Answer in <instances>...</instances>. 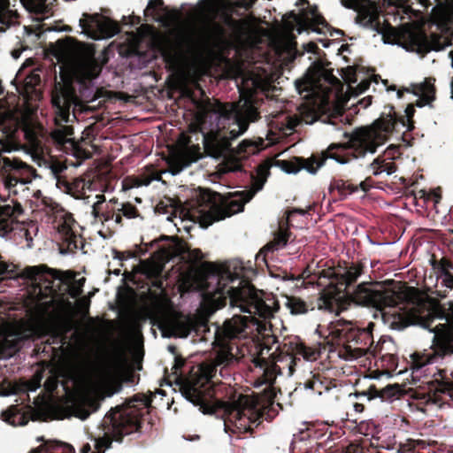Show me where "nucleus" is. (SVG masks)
I'll use <instances>...</instances> for the list:
<instances>
[{
    "label": "nucleus",
    "mask_w": 453,
    "mask_h": 453,
    "mask_svg": "<svg viewBox=\"0 0 453 453\" xmlns=\"http://www.w3.org/2000/svg\"><path fill=\"white\" fill-rule=\"evenodd\" d=\"M253 179V188L255 189V191H259L263 188L265 183V180H261L260 178H257V177H252Z\"/></svg>",
    "instance_id": "nucleus-61"
},
{
    "label": "nucleus",
    "mask_w": 453,
    "mask_h": 453,
    "mask_svg": "<svg viewBox=\"0 0 453 453\" xmlns=\"http://www.w3.org/2000/svg\"><path fill=\"white\" fill-rule=\"evenodd\" d=\"M19 17L17 10L10 8L9 0H0V24L4 26V27H1L2 30H5L12 25L19 24Z\"/></svg>",
    "instance_id": "nucleus-35"
},
{
    "label": "nucleus",
    "mask_w": 453,
    "mask_h": 453,
    "mask_svg": "<svg viewBox=\"0 0 453 453\" xmlns=\"http://www.w3.org/2000/svg\"><path fill=\"white\" fill-rule=\"evenodd\" d=\"M257 150V144L251 141L245 139L238 145V151L244 154H253Z\"/></svg>",
    "instance_id": "nucleus-48"
},
{
    "label": "nucleus",
    "mask_w": 453,
    "mask_h": 453,
    "mask_svg": "<svg viewBox=\"0 0 453 453\" xmlns=\"http://www.w3.org/2000/svg\"><path fill=\"white\" fill-rule=\"evenodd\" d=\"M12 231V220L8 217H3L0 213V235L4 236Z\"/></svg>",
    "instance_id": "nucleus-50"
},
{
    "label": "nucleus",
    "mask_w": 453,
    "mask_h": 453,
    "mask_svg": "<svg viewBox=\"0 0 453 453\" xmlns=\"http://www.w3.org/2000/svg\"><path fill=\"white\" fill-rule=\"evenodd\" d=\"M374 323L370 322L365 328H361L351 321L339 319L327 327L324 345L328 351L338 349V356L345 360L357 359L370 355L373 357L381 352L385 341L374 344L372 329Z\"/></svg>",
    "instance_id": "nucleus-8"
},
{
    "label": "nucleus",
    "mask_w": 453,
    "mask_h": 453,
    "mask_svg": "<svg viewBox=\"0 0 453 453\" xmlns=\"http://www.w3.org/2000/svg\"><path fill=\"white\" fill-rule=\"evenodd\" d=\"M152 402L151 396L138 393L127 398L121 404L111 407L102 420L103 437L96 439L95 451L89 443L84 444L81 453H104L112 441L121 443L125 436L141 433L145 414Z\"/></svg>",
    "instance_id": "nucleus-6"
},
{
    "label": "nucleus",
    "mask_w": 453,
    "mask_h": 453,
    "mask_svg": "<svg viewBox=\"0 0 453 453\" xmlns=\"http://www.w3.org/2000/svg\"><path fill=\"white\" fill-rule=\"evenodd\" d=\"M218 196L220 197L219 203H214L208 211L201 212L199 222L203 228H207L214 222L223 220L242 211L245 203L252 197L251 195L244 191L229 193L228 197Z\"/></svg>",
    "instance_id": "nucleus-13"
},
{
    "label": "nucleus",
    "mask_w": 453,
    "mask_h": 453,
    "mask_svg": "<svg viewBox=\"0 0 453 453\" xmlns=\"http://www.w3.org/2000/svg\"><path fill=\"white\" fill-rule=\"evenodd\" d=\"M232 5L234 8H242V9H245L246 11L249 10L248 5H247V2H245V0H235L232 4Z\"/></svg>",
    "instance_id": "nucleus-62"
},
{
    "label": "nucleus",
    "mask_w": 453,
    "mask_h": 453,
    "mask_svg": "<svg viewBox=\"0 0 453 453\" xmlns=\"http://www.w3.org/2000/svg\"><path fill=\"white\" fill-rule=\"evenodd\" d=\"M83 292L82 285H77L76 283H72L68 286V294L71 297L76 298L81 296Z\"/></svg>",
    "instance_id": "nucleus-54"
},
{
    "label": "nucleus",
    "mask_w": 453,
    "mask_h": 453,
    "mask_svg": "<svg viewBox=\"0 0 453 453\" xmlns=\"http://www.w3.org/2000/svg\"><path fill=\"white\" fill-rule=\"evenodd\" d=\"M398 121L405 125L403 117L398 119L395 112L389 113L387 117L376 119L372 126L357 127L350 133L345 132L343 136L347 138L346 142L331 143L319 157L312 155L309 158L278 160L277 165L288 173H296L301 169L316 173L327 158L342 165L364 158L368 153L374 154L378 147L385 143L388 134L395 130Z\"/></svg>",
    "instance_id": "nucleus-2"
},
{
    "label": "nucleus",
    "mask_w": 453,
    "mask_h": 453,
    "mask_svg": "<svg viewBox=\"0 0 453 453\" xmlns=\"http://www.w3.org/2000/svg\"><path fill=\"white\" fill-rule=\"evenodd\" d=\"M309 23L311 29L319 34H325L326 30L331 29V26L320 13H318L313 19H310Z\"/></svg>",
    "instance_id": "nucleus-45"
},
{
    "label": "nucleus",
    "mask_w": 453,
    "mask_h": 453,
    "mask_svg": "<svg viewBox=\"0 0 453 453\" xmlns=\"http://www.w3.org/2000/svg\"><path fill=\"white\" fill-rule=\"evenodd\" d=\"M88 410H84L79 417L81 419H86L91 413L96 412L101 407V403L98 399L89 398L86 402Z\"/></svg>",
    "instance_id": "nucleus-47"
},
{
    "label": "nucleus",
    "mask_w": 453,
    "mask_h": 453,
    "mask_svg": "<svg viewBox=\"0 0 453 453\" xmlns=\"http://www.w3.org/2000/svg\"><path fill=\"white\" fill-rule=\"evenodd\" d=\"M188 257L193 263H201L199 272L203 278V292L210 300L219 301L218 308L225 306L229 300L231 306L240 308L242 312L258 315L262 319H269L273 309L262 298V291L257 290L250 281L239 280L238 286H228L235 279L226 276L220 268L211 262H202L203 254L199 249L189 250Z\"/></svg>",
    "instance_id": "nucleus-4"
},
{
    "label": "nucleus",
    "mask_w": 453,
    "mask_h": 453,
    "mask_svg": "<svg viewBox=\"0 0 453 453\" xmlns=\"http://www.w3.org/2000/svg\"><path fill=\"white\" fill-rule=\"evenodd\" d=\"M201 157L199 146L188 147L178 156V161L180 167H187L192 163L196 162Z\"/></svg>",
    "instance_id": "nucleus-41"
},
{
    "label": "nucleus",
    "mask_w": 453,
    "mask_h": 453,
    "mask_svg": "<svg viewBox=\"0 0 453 453\" xmlns=\"http://www.w3.org/2000/svg\"><path fill=\"white\" fill-rule=\"evenodd\" d=\"M342 4L347 8L354 11H357L360 7L365 4V0H341Z\"/></svg>",
    "instance_id": "nucleus-52"
},
{
    "label": "nucleus",
    "mask_w": 453,
    "mask_h": 453,
    "mask_svg": "<svg viewBox=\"0 0 453 453\" xmlns=\"http://www.w3.org/2000/svg\"><path fill=\"white\" fill-rule=\"evenodd\" d=\"M118 211H121V217L124 216L127 219H131L140 217L138 209L129 202L121 203V207Z\"/></svg>",
    "instance_id": "nucleus-46"
},
{
    "label": "nucleus",
    "mask_w": 453,
    "mask_h": 453,
    "mask_svg": "<svg viewBox=\"0 0 453 453\" xmlns=\"http://www.w3.org/2000/svg\"><path fill=\"white\" fill-rule=\"evenodd\" d=\"M357 12V24L381 34L385 43L391 42L390 36L395 35V29L390 24L380 22L379 10L374 4H364Z\"/></svg>",
    "instance_id": "nucleus-21"
},
{
    "label": "nucleus",
    "mask_w": 453,
    "mask_h": 453,
    "mask_svg": "<svg viewBox=\"0 0 453 453\" xmlns=\"http://www.w3.org/2000/svg\"><path fill=\"white\" fill-rule=\"evenodd\" d=\"M158 48L166 63L176 64L183 50L188 54L196 53L202 48V42L192 35L185 36L181 42H175L169 37H164L158 42Z\"/></svg>",
    "instance_id": "nucleus-20"
},
{
    "label": "nucleus",
    "mask_w": 453,
    "mask_h": 453,
    "mask_svg": "<svg viewBox=\"0 0 453 453\" xmlns=\"http://www.w3.org/2000/svg\"><path fill=\"white\" fill-rule=\"evenodd\" d=\"M186 360L176 356L172 367V376L174 382L186 399L196 406H203L208 389H210V378L215 372V367L209 365H192L188 373L184 370Z\"/></svg>",
    "instance_id": "nucleus-10"
},
{
    "label": "nucleus",
    "mask_w": 453,
    "mask_h": 453,
    "mask_svg": "<svg viewBox=\"0 0 453 453\" xmlns=\"http://www.w3.org/2000/svg\"><path fill=\"white\" fill-rule=\"evenodd\" d=\"M224 25L229 29L227 34L226 29L217 24L215 32L217 38L223 43L231 47L238 48L244 46L251 36V25L245 19H236L232 14L225 13L222 18Z\"/></svg>",
    "instance_id": "nucleus-15"
},
{
    "label": "nucleus",
    "mask_w": 453,
    "mask_h": 453,
    "mask_svg": "<svg viewBox=\"0 0 453 453\" xmlns=\"http://www.w3.org/2000/svg\"><path fill=\"white\" fill-rule=\"evenodd\" d=\"M366 263L357 261H340L336 267H329L319 273L320 284H324L325 291L334 300H338L342 293H345L349 287L355 284L358 278L365 274Z\"/></svg>",
    "instance_id": "nucleus-12"
},
{
    "label": "nucleus",
    "mask_w": 453,
    "mask_h": 453,
    "mask_svg": "<svg viewBox=\"0 0 453 453\" xmlns=\"http://www.w3.org/2000/svg\"><path fill=\"white\" fill-rule=\"evenodd\" d=\"M408 42L411 47V50L425 55L431 50H438L440 47L434 44H439V37L437 35H432L431 39L425 32H413L408 34Z\"/></svg>",
    "instance_id": "nucleus-26"
},
{
    "label": "nucleus",
    "mask_w": 453,
    "mask_h": 453,
    "mask_svg": "<svg viewBox=\"0 0 453 453\" xmlns=\"http://www.w3.org/2000/svg\"><path fill=\"white\" fill-rule=\"evenodd\" d=\"M411 398L410 404L421 411L429 404L441 406L453 402V370L439 369L433 380L412 390Z\"/></svg>",
    "instance_id": "nucleus-11"
},
{
    "label": "nucleus",
    "mask_w": 453,
    "mask_h": 453,
    "mask_svg": "<svg viewBox=\"0 0 453 453\" xmlns=\"http://www.w3.org/2000/svg\"><path fill=\"white\" fill-rule=\"evenodd\" d=\"M94 50L82 49L79 51L77 58L78 69L88 80L97 78L105 63V61L96 58Z\"/></svg>",
    "instance_id": "nucleus-25"
},
{
    "label": "nucleus",
    "mask_w": 453,
    "mask_h": 453,
    "mask_svg": "<svg viewBox=\"0 0 453 453\" xmlns=\"http://www.w3.org/2000/svg\"><path fill=\"white\" fill-rule=\"evenodd\" d=\"M196 327V321L189 316H179L165 319L160 328L171 337L186 338Z\"/></svg>",
    "instance_id": "nucleus-24"
},
{
    "label": "nucleus",
    "mask_w": 453,
    "mask_h": 453,
    "mask_svg": "<svg viewBox=\"0 0 453 453\" xmlns=\"http://www.w3.org/2000/svg\"><path fill=\"white\" fill-rule=\"evenodd\" d=\"M35 169L18 158L0 159V175L8 188L15 187L19 182L26 184L31 181Z\"/></svg>",
    "instance_id": "nucleus-22"
},
{
    "label": "nucleus",
    "mask_w": 453,
    "mask_h": 453,
    "mask_svg": "<svg viewBox=\"0 0 453 453\" xmlns=\"http://www.w3.org/2000/svg\"><path fill=\"white\" fill-rule=\"evenodd\" d=\"M421 94V99L417 101V106L422 107L425 104H430L435 99V87L428 80L418 86V91L414 92L415 95Z\"/></svg>",
    "instance_id": "nucleus-40"
},
{
    "label": "nucleus",
    "mask_w": 453,
    "mask_h": 453,
    "mask_svg": "<svg viewBox=\"0 0 453 453\" xmlns=\"http://www.w3.org/2000/svg\"><path fill=\"white\" fill-rule=\"evenodd\" d=\"M44 387L47 391L52 393L54 392L58 388V380L54 377H49L44 383Z\"/></svg>",
    "instance_id": "nucleus-57"
},
{
    "label": "nucleus",
    "mask_w": 453,
    "mask_h": 453,
    "mask_svg": "<svg viewBox=\"0 0 453 453\" xmlns=\"http://www.w3.org/2000/svg\"><path fill=\"white\" fill-rule=\"evenodd\" d=\"M303 385L306 389H311L318 395H321L323 392H326L333 387H335L334 382L331 379L320 373L313 374L304 381Z\"/></svg>",
    "instance_id": "nucleus-31"
},
{
    "label": "nucleus",
    "mask_w": 453,
    "mask_h": 453,
    "mask_svg": "<svg viewBox=\"0 0 453 453\" xmlns=\"http://www.w3.org/2000/svg\"><path fill=\"white\" fill-rule=\"evenodd\" d=\"M80 27L89 35L112 36L118 32V27L109 18L100 13H83Z\"/></svg>",
    "instance_id": "nucleus-23"
},
{
    "label": "nucleus",
    "mask_w": 453,
    "mask_h": 453,
    "mask_svg": "<svg viewBox=\"0 0 453 453\" xmlns=\"http://www.w3.org/2000/svg\"><path fill=\"white\" fill-rule=\"evenodd\" d=\"M318 13H319V12L317 6H308L307 10L303 12L302 17L292 11L288 13V17L291 18L293 21L287 22L286 26L289 30H292L294 28L293 22L300 24L302 19L310 21V19H313Z\"/></svg>",
    "instance_id": "nucleus-42"
},
{
    "label": "nucleus",
    "mask_w": 453,
    "mask_h": 453,
    "mask_svg": "<svg viewBox=\"0 0 453 453\" xmlns=\"http://www.w3.org/2000/svg\"><path fill=\"white\" fill-rule=\"evenodd\" d=\"M96 198L98 200L92 206V214L95 219L103 223L114 219L117 224H121L122 217L120 213H115L114 210L102 211V205L105 201L104 196L98 195L96 196Z\"/></svg>",
    "instance_id": "nucleus-32"
},
{
    "label": "nucleus",
    "mask_w": 453,
    "mask_h": 453,
    "mask_svg": "<svg viewBox=\"0 0 453 453\" xmlns=\"http://www.w3.org/2000/svg\"><path fill=\"white\" fill-rule=\"evenodd\" d=\"M357 66H348L343 71L342 78L345 80V81L349 83H356L357 81Z\"/></svg>",
    "instance_id": "nucleus-51"
},
{
    "label": "nucleus",
    "mask_w": 453,
    "mask_h": 453,
    "mask_svg": "<svg viewBox=\"0 0 453 453\" xmlns=\"http://www.w3.org/2000/svg\"><path fill=\"white\" fill-rule=\"evenodd\" d=\"M291 232L289 231L288 226L286 228H280L279 231L274 234L273 241L266 243L257 254L256 260L266 262V256L269 252H274L283 247H285L288 242Z\"/></svg>",
    "instance_id": "nucleus-27"
},
{
    "label": "nucleus",
    "mask_w": 453,
    "mask_h": 453,
    "mask_svg": "<svg viewBox=\"0 0 453 453\" xmlns=\"http://www.w3.org/2000/svg\"><path fill=\"white\" fill-rule=\"evenodd\" d=\"M331 193L337 192L338 199L344 200L348 196L358 191V186L342 179H334L329 186Z\"/></svg>",
    "instance_id": "nucleus-37"
},
{
    "label": "nucleus",
    "mask_w": 453,
    "mask_h": 453,
    "mask_svg": "<svg viewBox=\"0 0 453 453\" xmlns=\"http://www.w3.org/2000/svg\"><path fill=\"white\" fill-rule=\"evenodd\" d=\"M223 127L203 136L208 156L220 158L231 150V142L248 129L251 122L260 119L257 99L252 94H241L236 102L221 104L218 109Z\"/></svg>",
    "instance_id": "nucleus-5"
},
{
    "label": "nucleus",
    "mask_w": 453,
    "mask_h": 453,
    "mask_svg": "<svg viewBox=\"0 0 453 453\" xmlns=\"http://www.w3.org/2000/svg\"><path fill=\"white\" fill-rule=\"evenodd\" d=\"M411 326H419L434 334L432 351L414 352L411 355V368L418 370L438 358L450 357L453 355V300L426 304L418 312Z\"/></svg>",
    "instance_id": "nucleus-7"
},
{
    "label": "nucleus",
    "mask_w": 453,
    "mask_h": 453,
    "mask_svg": "<svg viewBox=\"0 0 453 453\" xmlns=\"http://www.w3.org/2000/svg\"><path fill=\"white\" fill-rule=\"evenodd\" d=\"M1 418L12 426H25L28 422L27 416L19 405H11L1 412Z\"/></svg>",
    "instance_id": "nucleus-34"
},
{
    "label": "nucleus",
    "mask_w": 453,
    "mask_h": 453,
    "mask_svg": "<svg viewBox=\"0 0 453 453\" xmlns=\"http://www.w3.org/2000/svg\"><path fill=\"white\" fill-rule=\"evenodd\" d=\"M9 273V265L5 262L0 261V276L7 275Z\"/></svg>",
    "instance_id": "nucleus-63"
},
{
    "label": "nucleus",
    "mask_w": 453,
    "mask_h": 453,
    "mask_svg": "<svg viewBox=\"0 0 453 453\" xmlns=\"http://www.w3.org/2000/svg\"><path fill=\"white\" fill-rule=\"evenodd\" d=\"M164 265L155 261H145L142 264V273L149 280L151 287L164 290Z\"/></svg>",
    "instance_id": "nucleus-29"
},
{
    "label": "nucleus",
    "mask_w": 453,
    "mask_h": 453,
    "mask_svg": "<svg viewBox=\"0 0 453 453\" xmlns=\"http://www.w3.org/2000/svg\"><path fill=\"white\" fill-rule=\"evenodd\" d=\"M136 249H137L136 251H133V250H126L125 251L127 259L135 257L140 255H143L146 252V250L142 249L140 246H136Z\"/></svg>",
    "instance_id": "nucleus-59"
},
{
    "label": "nucleus",
    "mask_w": 453,
    "mask_h": 453,
    "mask_svg": "<svg viewBox=\"0 0 453 453\" xmlns=\"http://www.w3.org/2000/svg\"><path fill=\"white\" fill-rule=\"evenodd\" d=\"M51 104L55 109V123L57 127L51 132L50 137L56 146L65 153H72L81 159L90 157V152L82 149L73 137V126L65 125L70 121L71 107L80 105V98L71 83L58 84L52 91Z\"/></svg>",
    "instance_id": "nucleus-9"
},
{
    "label": "nucleus",
    "mask_w": 453,
    "mask_h": 453,
    "mask_svg": "<svg viewBox=\"0 0 453 453\" xmlns=\"http://www.w3.org/2000/svg\"><path fill=\"white\" fill-rule=\"evenodd\" d=\"M74 42H76V41L73 38L66 37L64 40L57 41L56 44L62 53H66L73 50Z\"/></svg>",
    "instance_id": "nucleus-49"
},
{
    "label": "nucleus",
    "mask_w": 453,
    "mask_h": 453,
    "mask_svg": "<svg viewBox=\"0 0 453 453\" xmlns=\"http://www.w3.org/2000/svg\"><path fill=\"white\" fill-rule=\"evenodd\" d=\"M163 0H150L147 8L144 11L145 16H152L155 20L159 19L160 12L165 11Z\"/></svg>",
    "instance_id": "nucleus-44"
},
{
    "label": "nucleus",
    "mask_w": 453,
    "mask_h": 453,
    "mask_svg": "<svg viewBox=\"0 0 453 453\" xmlns=\"http://www.w3.org/2000/svg\"><path fill=\"white\" fill-rule=\"evenodd\" d=\"M374 181L371 176H368L365 179V180L361 181L358 186V189H361L364 192H368L373 185Z\"/></svg>",
    "instance_id": "nucleus-56"
},
{
    "label": "nucleus",
    "mask_w": 453,
    "mask_h": 453,
    "mask_svg": "<svg viewBox=\"0 0 453 453\" xmlns=\"http://www.w3.org/2000/svg\"><path fill=\"white\" fill-rule=\"evenodd\" d=\"M369 167L372 170V174L378 176L386 172L388 174L394 173L397 166L392 161H387L384 156L380 155L370 164Z\"/></svg>",
    "instance_id": "nucleus-39"
},
{
    "label": "nucleus",
    "mask_w": 453,
    "mask_h": 453,
    "mask_svg": "<svg viewBox=\"0 0 453 453\" xmlns=\"http://www.w3.org/2000/svg\"><path fill=\"white\" fill-rule=\"evenodd\" d=\"M349 297L354 303L372 307L382 311L384 320L392 329L403 330L417 319L416 312L427 303L418 295V289L398 282L392 288L384 287L381 281H363L359 283Z\"/></svg>",
    "instance_id": "nucleus-3"
},
{
    "label": "nucleus",
    "mask_w": 453,
    "mask_h": 453,
    "mask_svg": "<svg viewBox=\"0 0 453 453\" xmlns=\"http://www.w3.org/2000/svg\"><path fill=\"white\" fill-rule=\"evenodd\" d=\"M358 104L362 105L364 108L368 107L372 104V96H366L361 99Z\"/></svg>",
    "instance_id": "nucleus-64"
},
{
    "label": "nucleus",
    "mask_w": 453,
    "mask_h": 453,
    "mask_svg": "<svg viewBox=\"0 0 453 453\" xmlns=\"http://www.w3.org/2000/svg\"><path fill=\"white\" fill-rule=\"evenodd\" d=\"M24 8L31 13L40 15H51L53 11V3L57 0L47 3V0H20Z\"/></svg>",
    "instance_id": "nucleus-36"
},
{
    "label": "nucleus",
    "mask_w": 453,
    "mask_h": 453,
    "mask_svg": "<svg viewBox=\"0 0 453 453\" xmlns=\"http://www.w3.org/2000/svg\"><path fill=\"white\" fill-rule=\"evenodd\" d=\"M256 316L234 315L230 319H226L222 326L217 328L214 343L219 350L214 362L208 364L215 367V372L210 378V389H208L209 394L204 399V405L200 406L204 414L221 411L223 415H227L228 419L234 422L238 428L243 430L249 429L250 423L259 418L261 411L272 403L275 396L273 384L277 376L281 374L280 366L274 361L262 357L261 354L253 357L254 366L262 371L261 375L255 381V387L259 388L265 385V388L261 392H252L251 395L240 394L238 398L232 402L219 400L214 396L212 379L216 376L218 366H222L219 370L221 377L225 378L226 374L229 375L227 366L236 360L235 357L239 352L237 341L246 334L248 323Z\"/></svg>",
    "instance_id": "nucleus-1"
},
{
    "label": "nucleus",
    "mask_w": 453,
    "mask_h": 453,
    "mask_svg": "<svg viewBox=\"0 0 453 453\" xmlns=\"http://www.w3.org/2000/svg\"><path fill=\"white\" fill-rule=\"evenodd\" d=\"M56 274V270L50 269L45 265L27 266L22 273L25 279L36 284V288H39L40 302H43L42 299L47 297L53 299L58 295V291L53 286V280L57 277Z\"/></svg>",
    "instance_id": "nucleus-19"
},
{
    "label": "nucleus",
    "mask_w": 453,
    "mask_h": 453,
    "mask_svg": "<svg viewBox=\"0 0 453 453\" xmlns=\"http://www.w3.org/2000/svg\"><path fill=\"white\" fill-rule=\"evenodd\" d=\"M270 174V166L267 164H261L257 168V177L260 178L261 180L267 179L268 175Z\"/></svg>",
    "instance_id": "nucleus-53"
},
{
    "label": "nucleus",
    "mask_w": 453,
    "mask_h": 453,
    "mask_svg": "<svg viewBox=\"0 0 453 453\" xmlns=\"http://www.w3.org/2000/svg\"><path fill=\"white\" fill-rule=\"evenodd\" d=\"M403 390L399 385H388L382 389H378L375 386H371L367 393L363 395H367L368 399H373L376 397L381 398L382 401H393L394 399H399L403 395Z\"/></svg>",
    "instance_id": "nucleus-30"
},
{
    "label": "nucleus",
    "mask_w": 453,
    "mask_h": 453,
    "mask_svg": "<svg viewBox=\"0 0 453 453\" xmlns=\"http://www.w3.org/2000/svg\"><path fill=\"white\" fill-rule=\"evenodd\" d=\"M286 300L285 305L293 315L305 314L315 309L334 311L335 305L339 302V300H334L330 297L325 290L323 294L317 296H308L307 299L289 296H287Z\"/></svg>",
    "instance_id": "nucleus-17"
},
{
    "label": "nucleus",
    "mask_w": 453,
    "mask_h": 453,
    "mask_svg": "<svg viewBox=\"0 0 453 453\" xmlns=\"http://www.w3.org/2000/svg\"><path fill=\"white\" fill-rule=\"evenodd\" d=\"M371 81H372L369 79L361 81L357 86V93H359V94L365 93L370 88Z\"/></svg>",
    "instance_id": "nucleus-58"
},
{
    "label": "nucleus",
    "mask_w": 453,
    "mask_h": 453,
    "mask_svg": "<svg viewBox=\"0 0 453 453\" xmlns=\"http://www.w3.org/2000/svg\"><path fill=\"white\" fill-rule=\"evenodd\" d=\"M377 356H380L375 363L378 367H380L388 374L396 372L398 367V357L395 355L388 352L383 353L382 349L381 352L379 351Z\"/></svg>",
    "instance_id": "nucleus-38"
},
{
    "label": "nucleus",
    "mask_w": 453,
    "mask_h": 453,
    "mask_svg": "<svg viewBox=\"0 0 453 453\" xmlns=\"http://www.w3.org/2000/svg\"><path fill=\"white\" fill-rule=\"evenodd\" d=\"M431 265L437 274V278L441 280V284L448 288L453 289V261L447 257H442L441 259H436L434 256L431 259Z\"/></svg>",
    "instance_id": "nucleus-28"
},
{
    "label": "nucleus",
    "mask_w": 453,
    "mask_h": 453,
    "mask_svg": "<svg viewBox=\"0 0 453 453\" xmlns=\"http://www.w3.org/2000/svg\"><path fill=\"white\" fill-rule=\"evenodd\" d=\"M47 214L53 218L56 228L61 236L63 245L66 247L67 251L73 252L79 248L78 239L80 235L77 232L78 224L71 212L65 211L60 204L50 202L46 205Z\"/></svg>",
    "instance_id": "nucleus-14"
},
{
    "label": "nucleus",
    "mask_w": 453,
    "mask_h": 453,
    "mask_svg": "<svg viewBox=\"0 0 453 453\" xmlns=\"http://www.w3.org/2000/svg\"><path fill=\"white\" fill-rule=\"evenodd\" d=\"M322 83L337 85L340 81L333 73V69L325 67L320 61L315 62L305 73L304 77L296 81V87L300 94L303 91L312 92L319 88Z\"/></svg>",
    "instance_id": "nucleus-18"
},
{
    "label": "nucleus",
    "mask_w": 453,
    "mask_h": 453,
    "mask_svg": "<svg viewBox=\"0 0 453 453\" xmlns=\"http://www.w3.org/2000/svg\"><path fill=\"white\" fill-rule=\"evenodd\" d=\"M275 397H276V395L273 397V400L272 403H270V405L265 406V409H263V411H261V416L259 417V418L257 420H256L255 422L250 423V425L249 426H250L249 429L243 430V429L238 428L235 426L234 422L228 419L227 415H224L225 416V425L227 426V423H230L240 433H248V432L252 433L254 430V427H257L261 423V419H263L264 418H265V419H267V417H265V416L268 414L269 409L273 405Z\"/></svg>",
    "instance_id": "nucleus-43"
},
{
    "label": "nucleus",
    "mask_w": 453,
    "mask_h": 453,
    "mask_svg": "<svg viewBox=\"0 0 453 453\" xmlns=\"http://www.w3.org/2000/svg\"><path fill=\"white\" fill-rule=\"evenodd\" d=\"M29 453H75V451L70 444L58 441L48 440L43 441L42 444L33 449Z\"/></svg>",
    "instance_id": "nucleus-33"
},
{
    "label": "nucleus",
    "mask_w": 453,
    "mask_h": 453,
    "mask_svg": "<svg viewBox=\"0 0 453 453\" xmlns=\"http://www.w3.org/2000/svg\"><path fill=\"white\" fill-rule=\"evenodd\" d=\"M312 209V206L310 205L307 210H304V209H302V208H292L291 210H288L287 211V224L288 225V221H289V218L293 215V214H300V215H305L306 213H308Z\"/></svg>",
    "instance_id": "nucleus-55"
},
{
    "label": "nucleus",
    "mask_w": 453,
    "mask_h": 453,
    "mask_svg": "<svg viewBox=\"0 0 453 453\" xmlns=\"http://www.w3.org/2000/svg\"><path fill=\"white\" fill-rule=\"evenodd\" d=\"M414 113H415V108H414L413 104H408L405 109V114H406L408 121L411 127H413L412 118L414 116Z\"/></svg>",
    "instance_id": "nucleus-60"
},
{
    "label": "nucleus",
    "mask_w": 453,
    "mask_h": 453,
    "mask_svg": "<svg viewBox=\"0 0 453 453\" xmlns=\"http://www.w3.org/2000/svg\"><path fill=\"white\" fill-rule=\"evenodd\" d=\"M36 336V329L20 325L6 330L0 335V359H6L17 354L26 342Z\"/></svg>",
    "instance_id": "nucleus-16"
}]
</instances>
